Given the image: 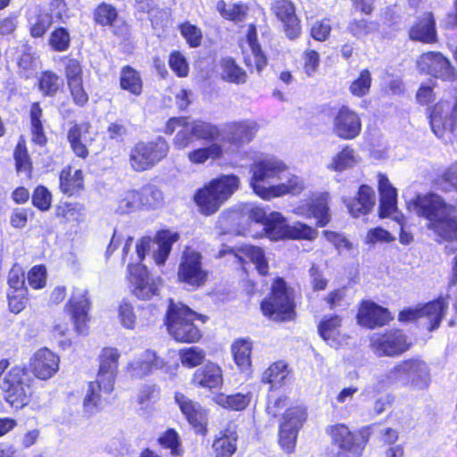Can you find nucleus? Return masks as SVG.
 Returning a JSON list of instances; mask_svg holds the SVG:
<instances>
[{
	"instance_id": "f257e3e1",
	"label": "nucleus",
	"mask_w": 457,
	"mask_h": 457,
	"mask_svg": "<svg viewBox=\"0 0 457 457\" xmlns=\"http://www.w3.org/2000/svg\"><path fill=\"white\" fill-rule=\"evenodd\" d=\"M409 208L419 216L425 218L428 228L442 240L449 241L445 245L448 253L457 250V208L446 204L436 194L417 195L409 203Z\"/></svg>"
},
{
	"instance_id": "f03ea898",
	"label": "nucleus",
	"mask_w": 457,
	"mask_h": 457,
	"mask_svg": "<svg viewBox=\"0 0 457 457\" xmlns=\"http://www.w3.org/2000/svg\"><path fill=\"white\" fill-rule=\"evenodd\" d=\"M240 187V179L236 175H221L196 190L193 200L198 211L205 215H212Z\"/></svg>"
},
{
	"instance_id": "7ed1b4c3",
	"label": "nucleus",
	"mask_w": 457,
	"mask_h": 457,
	"mask_svg": "<svg viewBox=\"0 0 457 457\" xmlns=\"http://www.w3.org/2000/svg\"><path fill=\"white\" fill-rule=\"evenodd\" d=\"M378 382L383 387L401 385L413 390H423L430 384L429 369L420 359L405 360L378 376Z\"/></svg>"
},
{
	"instance_id": "20e7f679",
	"label": "nucleus",
	"mask_w": 457,
	"mask_h": 457,
	"mask_svg": "<svg viewBox=\"0 0 457 457\" xmlns=\"http://www.w3.org/2000/svg\"><path fill=\"white\" fill-rule=\"evenodd\" d=\"M195 312L182 303H176L170 300L167 312V328L170 334L179 342L193 343L200 337L199 329L193 321L201 318Z\"/></svg>"
},
{
	"instance_id": "39448f33",
	"label": "nucleus",
	"mask_w": 457,
	"mask_h": 457,
	"mask_svg": "<svg viewBox=\"0 0 457 457\" xmlns=\"http://www.w3.org/2000/svg\"><path fill=\"white\" fill-rule=\"evenodd\" d=\"M284 166L285 163L275 157L254 161L250 168L252 172L250 184L254 193L264 200H270L271 189L279 179V175H282Z\"/></svg>"
},
{
	"instance_id": "423d86ee",
	"label": "nucleus",
	"mask_w": 457,
	"mask_h": 457,
	"mask_svg": "<svg viewBox=\"0 0 457 457\" xmlns=\"http://www.w3.org/2000/svg\"><path fill=\"white\" fill-rule=\"evenodd\" d=\"M261 309L264 316L275 321H286L294 319L293 295L283 279L277 278L275 280L271 294L262 301Z\"/></svg>"
},
{
	"instance_id": "0eeeda50",
	"label": "nucleus",
	"mask_w": 457,
	"mask_h": 457,
	"mask_svg": "<svg viewBox=\"0 0 457 457\" xmlns=\"http://www.w3.org/2000/svg\"><path fill=\"white\" fill-rule=\"evenodd\" d=\"M430 127L433 133L445 142L457 137V98L439 101L430 110Z\"/></svg>"
},
{
	"instance_id": "6e6552de",
	"label": "nucleus",
	"mask_w": 457,
	"mask_h": 457,
	"mask_svg": "<svg viewBox=\"0 0 457 457\" xmlns=\"http://www.w3.org/2000/svg\"><path fill=\"white\" fill-rule=\"evenodd\" d=\"M169 152V145L162 137L154 141L137 143L129 151V163L137 172L148 170L164 159Z\"/></svg>"
},
{
	"instance_id": "1a4fd4ad",
	"label": "nucleus",
	"mask_w": 457,
	"mask_h": 457,
	"mask_svg": "<svg viewBox=\"0 0 457 457\" xmlns=\"http://www.w3.org/2000/svg\"><path fill=\"white\" fill-rule=\"evenodd\" d=\"M208 274V271L203 267L201 253L191 248H187L179 266V280L190 287H199L204 285Z\"/></svg>"
},
{
	"instance_id": "9d476101",
	"label": "nucleus",
	"mask_w": 457,
	"mask_h": 457,
	"mask_svg": "<svg viewBox=\"0 0 457 457\" xmlns=\"http://www.w3.org/2000/svg\"><path fill=\"white\" fill-rule=\"evenodd\" d=\"M25 375L24 369L13 367L0 383L5 401L16 409L24 406L27 403L28 386L24 383Z\"/></svg>"
},
{
	"instance_id": "9b49d317",
	"label": "nucleus",
	"mask_w": 457,
	"mask_h": 457,
	"mask_svg": "<svg viewBox=\"0 0 457 457\" xmlns=\"http://www.w3.org/2000/svg\"><path fill=\"white\" fill-rule=\"evenodd\" d=\"M371 348L378 356H396L406 352L411 345L406 335L401 330L377 334L370 338Z\"/></svg>"
},
{
	"instance_id": "f8f14e48",
	"label": "nucleus",
	"mask_w": 457,
	"mask_h": 457,
	"mask_svg": "<svg viewBox=\"0 0 457 457\" xmlns=\"http://www.w3.org/2000/svg\"><path fill=\"white\" fill-rule=\"evenodd\" d=\"M305 419L306 412L300 406L287 409L283 415L279 430V443L286 452L292 453L294 450L298 430Z\"/></svg>"
},
{
	"instance_id": "ddd939ff",
	"label": "nucleus",
	"mask_w": 457,
	"mask_h": 457,
	"mask_svg": "<svg viewBox=\"0 0 457 457\" xmlns=\"http://www.w3.org/2000/svg\"><path fill=\"white\" fill-rule=\"evenodd\" d=\"M258 124L252 120H242L228 122L222 129L223 141L228 142L237 149L250 143L258 131Z\"/></svg>"
},
{
	"instance_id": "4468645a",
	"label": "nucleus",
	"mask_w": 457,
	"mask_h": 457,
	"mask_svg": "<svg viewBox=\"0 0 457 457\" xmlns=\"http://www.w3.org/2000/svg\"><path fill=\"white\" fill-rule=\"evenodd\" d=\"M66 308L71 316L76 331L79 334L86 333L87 331V313L90 308L87 291L84 288H74Z\"/></svg>"
},
{
	"instance_id": "2eb2a0df",
	"label": "nucleus",
	"mask_w": 457,
	"mask_h": 457,
	"mask_svg": "<svg viewBox=\"0 0 457 457\" xmlns=\"http://www.w3.org/2000/svg\"><path fill=\"white\" fill-rule=\"evenodd\" d=\"M333 130L342 139H353L361 133V118L354 111L343 106L334 117Z\"/></svg>"
},
{
	"instance_id": "dca6fc26",
	"label": "nucleus",
	"mask_w": 457,
	"mask_h": 457,
	"mask_svg": "<svg viewBox=\"0 0 457 457\" xmlns=\"http://www.w3.org/2000/svg\"><path fill=\"white\" fill-rule=\"evenodd\" d=\"M419 70L436 78L449 79L453 75V67L449 60L437 52H428L420 55L417 62Z\"/></svg>"
},
{
	"instance_id": "f3484780",
	"label": "nucleus",
	"mask_w": 457,
	"mask_h": 457,
	"mask_svg": "<svg viewBox=\"0 0 457 457\" xmlns=\"http://www.w3.org/2000/svg\"><path fill=\"white\" fill-rule=\"evenodd\" d=\"M130 283L134 286V295L142 300H148L158 292V283L150 278L145 266L129 265Z\"/></svg>"
},
{
	"instance_id": "a211bd4d",
	"label": "nucleus",
	"mask_w": 457,
	"mask_h": 457,
	"mask_svg": "<svg viewBox=\"0 0 457 457\" xmlns=\"http://www.w3.org/2000/svg\"><path fill=\"white\" fill-rule=\"evenodd\" d=\"M59 357L47 348L38 350L30 359L29 367L36 378L46 380L59 370Z\"/></svg>"
},
{
	"instance_id": "6ab92c4d",
	"label": "nucleus",
	"mask_w": 457,
	"mask_h": 457,
	"mask_svg": "<svg viewBox=\"0 0 457 457\" xmlns=\"http://www.w3.org/2000/svg\"><path fill=\"white\" fill-rule=\"evenodd\" d=\"M96 133L92 130L89 123L75 124L68 131V141L73 153L79 158L88 156V146L95 140Z\"/></svg>"
},
{
	"instance_id": "aec40b11",
	"label": "nucleus",
	"mask_w": 457,
	"mask_h": 457,
	"mask_svg": "<svg viewBox=\"0 0 457 457\" xmlns=\"http://www.w3.org/2000/svg\"><path fill=\"white\" fill-rule=\"evenodd\" d=\"M224 378L221 368L214 362H207L193 374L191 383L208 391L221 389Z\"/></svg>"
},
{
	"instance_id": "412c9836",
	"label": "nucleus",
	"mask_w": 457,
	"mask_h": 457,
	"mask_svg": "<svg viewBox=\"0 0 457 457\" xmlns=\"http://www.w3.org/2000/svg\"><path fill=\"white\" fill-rule=\"evenodd\" d=\"M64 74L73 101L79 105H84L88 101V96L83 87L82 68L79 62L75 59H66Z\"/></svg>"
},
{
	"instance_id": "4be33fe9",
	"label": "nucleus",
	"mask_w": 457,
	"mask_h": 457,
	"mask_svg": "<svg viewBox=\"0 0 457 457\" xmlns=\"http://www.w3.org/2000/svg\"><path fill=\"white\" fill-rule=\"evenodd\" d=\"M119 359L118 349L112 347L104 348L99 355L100 365L96 378L99 382H104V388L107 391L113 390Z\"/></svg>"
},
{
	"instance_id": "5701e85b",
	"label": "nucleus",
	"mask_w": 457,
	"mask_h": 457,
	"mask_svg": "<svg viewBox=\"0 0 457 457\" xmlns=\"http://www.w3.org/2000/svg\"><path fill=\"white\" fill-rule=\"evenodd\" d=\"M230 253L238 262H243L245 258H247L251 262L255 265L259 274L266 275L269 271L268 261L265 257L264 252L262 248L245 245L238 250V253H235L232 248L223 246L219 252V257H223L226 254Z\"/></svg>"
},
{
	"instance_id": "b1692460",
	"label": "nucleus",
	"mask_w": 457,
	"mask_h": 457,
	"mask_svg": "<svg viewBox=\"0 0 457 457\" xmlns=\"http://www.w3.org/2000/svg\"><path fill=\"white\" fill-rule=\"evenodd\" d=\"M359 324L370 328L381 327L391 320L388 311L373 302H364L357 314Z\"/></svg>"
},
{
	"instance_id": "393cba45",
	"label": "nucleus",
	"mask_w": 457,
	"mask_h": 457,
	"mask_svg": "<svg viewBox=\"0 0 457 457\" xmlns=\"http://www.w3.org/2000/svg\"><path fill=\"white\" fill-rule=\"evenodd\" d=\"M272 12L284 24L289 38L293 39L299 35V21L295 13V5L292 2L278 0L272 4Z\"/></svg>"
},
{
	"instance_id": "a878e982",
	"label": "nucleus",
	"mask_w": 457,
	"mask_h": 457,
	"mask_svg": "<svg viewBox=\"0 0 457 457\" xmlns=\"http://www.w3.org/2000/svg\"><path fill=\"white\" fill-rule=\"evenodd\" d=\"M328 200V195L327 194H322L313 199L307 207L300 205L295 208V212L305 217H313L317 220V226L324 227L330 220Z\"/></svg>"
},
{
	"instance_id": "bb28decb",
	"label": "nucleus",
	"mask_w": 457,
	"mask_h": 457,
	"mask_svg": "<svg viewBox=\"0 0 457 457\" xmlns=\"http://www.w3.org/2000/svg\"><path fill=\"white\" fill-rule=\"evenodd\" d=\"M410 38L426 44L436 42V29L434 16L431 12L425 13L414 23L409 32Z\"/></svg>"
},
{
	"instance_id": "cd10ccee",
	"label": "nucleus",
	"mask_w": 457,
	"mask_h": 457,
	"mask_svg": "<svg viewBox=\"0 0 457 457\" xmlns=\"http://www.w3.org/2000/svg\"><path fill=\"white\" fill-rule=\"evenodd\" d=\"M272 187L270 199L274 197L283 196L287 194L297 195L300 194L304 188V183L301 178L291 173L285 164L282 175Z\"/></svg>"
},
{
	"instance_id": "c85d7f7f",
	"label": "nucleus",
	"mask_w": 457,
	"mask_h": 457,
	"mask_svg": "<svg viewBox=\"0 0 457 457\" xmlns=\"http://www.w3.org/2000/svg\"><path fill=\"white\" fill-rule=\"evenodd\" d=\"M247 44L248 50L245 52V63L250 69L255 68L257 71H261L266 66L267 60L257 42L256 28L253 24L249 26Z\"/></svg>"
},
{
	"instance_id": "c756f323",
	"label": "nucleus",
	"mask_w": 457,
	"mask_h": 457,
	"mask_svg": "<svg viewBox=\"0 0 457 457\" xmlns=\"http://www.w3.org/2000/svg\"><path fill=\"white\" fill-rule=\"evenodd\" d=\"M378 177L380 194V216L387 217L396 211L397 193L386 175L378 174Z\"/></svg>"
},
{
	"instance_id": "7c9ffc66",
	"label": "nucleus",
	"mask_w": 457,
	"mask_h": 457,
	"mask_svg": "<svg viewBox=\"0 0 457 457\" xmlns=\"http://www.w3.org/2000/svg\"><path fill=\"white\" fill-rule=\"evenodd\" d=\"M162 367L163 361L156 356L155 353L146 350L129 363V371L132 377L142 378L148 375L153 369H161Z\"/></svg>"
},
{
	"instance_id": "2f4dec72",
	"label": "nucleus",
	"mask_w": 457,
	"mask_h": 457,
	"mask_svg": "<svg viewBox=\"0 0 457 457\" xmlns=\"http://www.w3.org/2000/svg\"><path fill=\"white\" fill-rule=\"evenodd\" d=\"M375 204L374 190L363 185L360 187L358 195L348 204V211L353 217L358 218L369 213Z\"/></svg>"
},
{
	"instance_id": "473e14b6",
	"label": "nucleus",
	"mask_w": 457,
	"mask_h": 457,
	"mask_svg": "<svg viewBox=\"0 0 457 457\" xmlns=\"http://www.w3.org/2000/svg\"><path fill=\"white\" fill-rule=\"evenodd\" d=\"M287 229L288 224L286 218L279 212H272L269 214V219L262 227L261 233L253 236H266L270 239L277 241L287 238Z\"/></svg>"
},
{
	"instance_id": "72a5a7b5",
	"label": "nucleus",
	"mask_w": 457,
	"mask_h": 457,
	"mask_svg": "<svg viewBox=\"0 0 457 457\" xmlns=\"http://www.w3.org/2000/svg\"><path fill=\"white\" fill-rule=\"evenodd\" d=\"M174 398L181 412L190 424L194 427L202 425L205 417V411L198 403L194 402L184 394L179 392L175 394Z\"/></svg>"
},
{
	"instance_id": "f704fd0d",
	"label": "nucleus",
	"mask_w": 457,
	"mask_h": 457,
	"mask_svg": "<svg viewBox=\"0 0 457 457\" xmlns=\"http://www.w3.org/2000/svg\"><path fill=\"white\" fill-rule=\"evenodd\" d=\"M179 238V235L170 230H162L156 234L154 243L157 248L154 250L153 257L158 266L164 265L173 244L176 243Z\"/></svg>"
},
{
	"instance_id": "c9c22d12",
	"label": "nucleus",
	"mask_w": 457,
	"mask_h": 457,
	"mask_svg": "<svg viewBox=\"0 0 457 457\" xmlns=\"http://www.w3.org/2000/svg\"><path fill=\"white\" fill-rule=\"evenodd\" d=\"M333 441L342 449L338 457H358V449L353 448V436L348 428L344 425H336L330 428Z\"/></svg>"
},
{
	"instance_id": "e433bc0d",
	"label": "nucleus",
	"mask_w": 457,
	"mask_h": 457,
	"mask_svg": "<svg viewBox=\"0 0 457 457\" xmlns=\"http://www.w3.org/2000/svg\"><path fill=\"white\" fill-rule=\"evenodd\" d=\"M420 307L421 318H427L430 322L429 330H434L439 327L448 308V303L445 298L440 297Z\"/></svg>"
},
{
	"instance_id": "4c0bfd02",
	"label": "nucleus",
	"mask_w": 457,
	"mask_h": 457,
	"mask_svg": "<svg viewBox=\"0 0 457 457\" xmlns=\"http://www.w3.org/2000/svg\"><path fill=\"white\" fill-rule=\"evenodd\" d=\"M341 318L338 315L325 316L320 322L318 330L320 337L328 342L330 346L339 345V328Z\"/></svg>"
},
{
	"instance_id": "58836bf2",
	"label": "nucleus",
	"mask_w": 457,
	"mask_h": 457,
	"mask_svg": "<svg viewBox=\"0 0 457 457\" xmlns=\"http://www.w3.org/2000/svg\"><path fill=\"white\" fill-rule=\"evenodd\" d=\"M237 433L232 427L226 428L222 435L216 438L212 447L216 457H231L237 450Z\"/></svg>"
},
{
	"instance_id": "ea45409f",
	"label": "nucleus",
	"mask_w": 457,
	"mask_h": 457,
	"mask_svg": "<svg viewBox=\"0 0 457 457\" xmlns=\"http://www.w3.org/2000/svg\"><path fill=\"white\" fill-rule=\"evenodd\" d=\"M60 189L62 193L72 195L83 187L81 170H73L71 167L63 169L60 173Z\"/></svg>"
},
{
	"instance_id": "a19ab883",
	"label": "nucleus",
	"mask_w": 457,
	"mask_h": 457,
	"mask_svg": "<svg viewBox=\"0 0 457 457\" xmlns=\"http://www.w3.org/2000/svg\"><path fill=\"white\" fill-rule=\"evenodd\" d=\"M358 155L350 146H345L337 154H336L327 168L333 171H344L358 164Z\"/></svg>"
},
{
	"instance_id": "79ce46f5",
	"label": "nucleus",
	"mask_w": 457,
	"mask_h": 457,
	"mask_svg": "<svg viewBox=\"0 0 457 457\" xmlns=\"http://www.w3.org/2000/svg\"><path fill=\"white\" fill-rule=\"evenodd\" d=\"M220 76L222 79L235 84H243L246 81L247 75L245 71L240 68L234 59L230 57L223 58L220 61Z\"/></svg>"
},
{
	"instance_id": "37998d69",
	"label": "nucleus",
	"mask_w": 457,
	"mask_h": 457,
	"mask_svg": "<svg viewBox=\"0 0 457 457\" xmlns=\"http://www.w3.org/2000/svg\"><path fill=\"white\" fill-rule=\"evenodd\" d=\"M104 386V382H99L98 378L88 384V388L84 398V409L86 412L90 414L96 412L101 402L102 394H110L112 392L105 390Z\"/></svg>"
},
{
	"instance_id": "c03bdc74",
	"label": "nucleus",
	"mask_w": 457,
	"mask_h": 457,
	"mask_svg": "<svg viewBox=\"0 0 457 457\" xmlns=\"http://www.w3.org/2000/svg\"><path fill=\"white\" fill-rule=\"evenodd\" d=\"M120 84L122 89L135 96H139L142 93V79L139 73L130 66H125L121 69Z\"/></svg>"
},
{
	"instance_id": "a18cd8bd",
	"label": "nucleus",
	"mask_w": 457,
	"mask_h": 457,
	"mask_svg": "<svg viewBox=\"0 0 457 457\" xmlns=\"http://www.w3.org/2000/svg\"><path fill=\"white\" fill-rule=\"evenodd\" d=\"M252 349V343L245 339L237 340L232 345L234 361L242 371H250Z\"/></svg>"
},
{
	"instance_id": "49530a36",
	"label": "nucleus",
	"mask_w": 457,
	"mask_h": 457,
	"mask_svg": "<svg viewBox=\"0 0 457 457\" xmlns=\"http://www.w3.org/2000/svg\"><path fill=\"white\" fill-rule=\"evenodd\" d=\"M213 401L222 408L232 411H242L250 403L251 395L250 394L241 393L230 395L218 394L213 397Z\"/></svg>"
},
{
	"instance_id": "de8ad7c7",
	"label": "nucleus",
	"mask_w": 457,
	"mask_h": 457,
	"mask_svg": "<svg viewBox=\"0 0 457 457\" xmlns=\"http://www.w3.org/2000/svg\"><path fill=\"white\" fill-rule=\"evenodd\" d=\"M137 191L139 195L141 208L156 209L162 205L163 195L156 186L147 184Z\"/></svg>"
},
{
	"instance_id": "09e8293b",
	"label": "nucleus",
	"mask_w": 457,
	"mask_h": 457,
	"mask_svg": "<svg viewBox=\"0 0 457 457\" xmlns=\"http://www.w3.org/2000/svg\"><path fill=\"white\" fill-rule=\"evenodd\" d=\"M223 152L222 146L219 143L213 142L206 147L190 151L187 154V158L194 164H203L209 159H220L223 155Z\"/></svg>"
},
{
	"instance_id": "8fccbe9b",
	"label": "nucleus",
	"mask_w": 457,
	"mask_h": 457,
	"mask_svg": "<svg viewBox=\"0 0 457 457\" xmlns=\"http://www.w3.org/2000/svg\"><path fill=\"white\" fill-rule=\"evenodd\" d=\"M54 21L53 16L46 10L38 9L29 18L30 33L34 37H42Z\"/></svg>"
},
{
	"instance_id": "3c124183",
	"label": "nucleus",
	"mask_w": 457,
	"mask_h": 457,
	"mask_svg": "<svg viewBox=\"0 0 457 457\" xmlns=\"http://www.w3.org/2000/svg\"><path fill=\"white\" fill-rule=\"evenodd\" d=\"M189 126L194 137L198 139L215 141L221 134L217 125L204 120L190 121Z\"/></svg>"
},
{
	"instance_id": "603ef678",
	"label": "nucleus",
	"mask_w": 457,
	"mask_h": 457,
	"mask_svg": "<svg viewBox=\"0 0 457 457\" xmlns=\"http://www.w3.org/2000/svg\"><path fill=\"white\" fill-rule=\"evenodd\" d=\"M216 7L223 18L235 22L243 21L248 10V7L242 3L228 5L223 0L219 1Z\"/></svg>"
},
{
	"instance_id": "864d4df0",
	"label": "nucleus",
	"mask_w": 457,
	"mask_h": 457,
	"mask_svg": "<svg viewBox=\"0 0 457 457\" xmlns=\"http://www.w3.org/2000/svg\"><path fill=\"white\" fill-rule=\"evenodd\" d=\"M287 374V366L284 362H275L263 372L262 381L270 384L271 388H274L284 383Z\"/></svg>"
},
{
	"instance_id": "5fc2aeb1",
	"label": "nucleus",
	"mask_w": 457,
	"mask_h": 457,
	"mask_svg": "<svg viewBox=\"0 0 457 457\" xmlns=\"http://www.w3.org/2000/svg\"><path fill=\"white\" fill-rule=\"evenodd\" d=\"M15 166L18 172L29 174L32 169L31 159L29 155L26 146V141L23 137L19 138L17 145L13 152Z\"/></svg>"
},
{
	"instance_id": "6e6d98bb",
	"label": "nucleus",
	"mask_w": 457,
	"mask_h": 457,
	"mask_svg": "<svg viewBox=\"0 0 457 457\" xmlns=\"http://www.w3.org/2000/svg\"><path fill=\"white\" fill-rule=\"evenodd\" d=\"M140 198L137 190L124 192L117 204L116 212L119 213H129L141 209Z\"/></svg>"
},
{
	"instance_id": "4d7b16f0",
	"label": "nucleus",
	"mask_w": 457,
	"mask_h": 457,
	"mask_svg": "<svg viewBox=\"0 0 457 457\" xmlns=\"http://www.w3.org/2000/svg\"><path fill=\"white\" fill-rule=\"evenodd\" d=\"M317 235L318 231L312 227L296 222L294 225H288L287 238L313 240Z\"/></svg>"
},
{
	"instance_id": "13d9d810",
	"label": "nucleus",
	"mask_w": 457,
	"mask_h": 457,
	"mask_svg": "<svg viewBox=\"0 0 457 457\" xmlns=\"http://www.w3.org/2000/svg\"><path fill=\"white\" fill-rule=\"evenodd\" d=\"M371 86V74L368 70L361 71L359 77L350 85V92L358 97L366 96Z\"/></svg>"
},
{
	"instance_id": "bf43d9fd",
	"label": "nucleus",
	"mask_w": 457,
	"mask_h": 457,
	"mask_svg": "<svg viewBox=\"0 0 457 457\" xmlns=\"http://www.w3.org/2000/svg\"><path fill=\"white\" fill-rule=\"evenodd\" d=\"M179 357L183 366L194 368L204 361L205 353L198 347L185 348L180 351Z\"/></svg>"
},
{
	"instance_id": "052dcab7",
	"label": "nucleus",
	"mask_w": 457,
	"mask_h": 457,
	"mask_svg": "<svg viewBox=\"0 0 457 457\" xmlns=\"http://www.w3.org/2000/svg\"><path fill=\"white\" fill-rule=\"evenodd\" d=\"M159 399V391L154 386H144L140 388L137 402L142 410H148Z\"/></svg>"
},
{
	"instance_id": "680f3d73",
	"label": "nucleus",
	"mask_w": 457,
	"mask_h": 457,
	"mask_svg": "<svg viewBox=\"0 0 457 457\" xmlns=\"http://www.w3.org/2000/svg\"><path fill=\"white\" fill-rule=\"evenodd\" d=\"M70 34L63 28L54 30L49 38V45L57 52L66 51L70 46Z\"/></svg>"
},
{
	"instance_id": "e2e57ef3",
	"label": "nucleus",
	"mask_w": 457,
	"mask_h": 457,
	"mask_svg": "<svg viewBox=\"0 0 457 457\" xmlns=\"http://www.w3.org/2000/svg\"><path fill=\"white\" fill-rule=\"evenodd\" d=\"M159 443L165 448L170 449V454L173 456L182 455V449L178 433L174 429H169L159 438Z\"/></svg>"
},
{
	"instance_id": "0e129e2a",
	"label": "nucleus",
	"mask_w": 457,
	"mask_h": 457,
	"mask_svg": "<svg viewBox=\"0 0 457 457\" xmlns=\"http://www.w3.org/2000/svg\"><path fill=\"white\" fill-rule=\"evenodd\" d=\"M436 183L445 191L457 190V162L447 168Z\"/></svg>"
},
{
	"instance_id": "69168bd1",
	"label": "nucleus",
	"mask_w": 457,
	"mask_h": 457,
	"mask_svg": "<svg viewBox=\"0 0 457 457\" xmlns=\"http://www.w3.org/2000/svg\"><path fill=\"white\" fill-rule=\"evenodd\" d=\"M117 18V12L110 4H103L97 7L95 12L96 22L102 25H112Z\"/></svg>"
},
{
	"instance_id": "338daca9",
	"label": "nucleus",
	"mask_w": 457,
	"mask_h": 457,
	"mask_svg": "<svg viewBox=\"0 0 457 457\" xmlns=\"http://www.w3.org/2000/svg\"><path fill=\"white\" fill-rule=\"evenodd\" d=\"M395 240V237L394 236L380 227L370 229L365 237V243L368 245H375L377 243H391Z\"/></svg>"
},
{
	"instance_id": "774afa93",
	"label": "nucleus",
	"mask_w": 457,
	"mask_h": 457,
	"mask_svg": "<svg viewBox=\"0 0 457 457\" xmlns=\"http://www.w3.org/2000/svg\"><path fill=\"white\" fill-rule=\"evenodd\" d=\"M59 77L51 71L45 72L41 79L39 87L45 95L52 96L55 94L59 88Z\"/></svg>"
}]
</instances>
